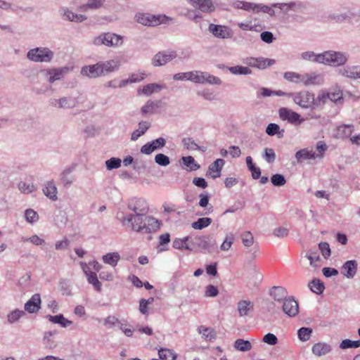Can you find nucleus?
I'll use <instances>...</instances> for the list:
<instances>
[{
    "label": "nucleus",
    "instance_id": "nucleus-61",
    "mask_svg": "<svg viewBox=\"0 0 360 360\" xmlns=\"http://www.w3.org/2000/svg\"><path fill=\"white\" fill-rule=\"evenodd\" d=\"M319 251H320L325 259L330 256V248L329 244L326 242H321L319 244Z\"/></svg>",
    "mask_w": 360,
    "mask_h": 360
},
{
    "label": "nucleus",
    "instance_id": "nucleus-56",
    "mask_svg": "<svg viewBox=\"0 0 360 360\" xmlns=\"http://www.w3.org/2000/svg\"><path fill=\"white\" fill-rule=\"evenodd\" d=\"M271 181L274 186H282L285 184L286 179L283 174H276L271 176Z\"/></svg>",
    "mask_w": 360,
    "mask_h": 360
},
{
    "label": "nucleus",
    "instance_id": "nucleus-39",
    "mask_svg": "<svg viewBox=\"0 0 360 360\" xmlns=\"http://www.w3.org/2000/svg\"><path fill=\"white\" fill-rule=\"evenodd\" d=\"M195 6H198L202 12L210 13L214 10L212 0H198Z\"/></svg>",
    "mask_w": 360,
    "mask_h": 360
},
{
    "label": "nucleus",
    "instance_id": "nucleus-19",
    "mask_svg": "<svg viewBox=\"0 0 360 360\" xmlns=\"http://www.w3.org/2000/svg\"><path fill=\"white\" fill-rule=\"evenodd\" d=\"M323 82V76L316 72L303 74L302 84L305 86L320 85Z\"/></svg>",
    "mask_w": 360,
    "mask_h": 360
},
{
    "label": "nucleus",
    "instance_id": "nucleus-9",
    "mask_svg": "<svg viewBox=\"0 0 360 360\" xmlns=\"http://www.w3.org/2000/svg\"><path fill=\"white\" fill-rule=\"evenodd\" d=\"M191 243L194 246L199 248L201 250L207 251L210 253L212 252V249L216 244L214 240H212L210 236H195L192 239Z\"/></svg>",
    "mask_w": 360,
    "mask_h": 360
},
{
    "label": "nucleus",
    "instance_id": "nucleus-10",
    "mask_svg": "<svg viewBox=\"0 0 360 360\" xmlns=\"http://www.w3.org/2000/svg\"><path fill=\"white\" fill-rule=\"evenodd\" d=\"M127 207L134 212L133 214H146L149 210L148 203L143 198L130 200L127 204Z\"/></svg>",
    "mask_w": 360,
    "mask_h": 360
},
{
    "label": "nucleus",
    "instance_id": "nucleus-47",
    "mask_svg": "<svg viewBox=\"0 0 360 360\" xmlns=\"http://www.w3.org/2000/svg\"><path fill=\"white\" fill-rule=\"evenodd\" d=\"M313 330L311 328L302 327L297 331L298 338L302 342H306L310 339Z\"/></svg>",
    "mask_w": 360,
    "mask_h": 360
},
{
    "label": "nucleus",
    "instance_id": "nucleus-42",
    "mask_svg": "<svg viewBox=\"0 0 360 360\" xmlns=\"http://www.w3.org/2000/svg\"><path fill=\"white\" fill-rule=\"evenodd\" d=\"M86 278L88 283L91 284L97 292H101L102 290V285L98 281L96 272L92 271L91 273H88Z\"/></svg>",
    "mask_w": 360,
    "mask_h": 360
},
{
    "label": "nucleus",
    "instance_id": "nucleus-33",
    "mask_svg": "<svg viewBox=\"0 0 360 360\" xmlns=\"http://www.w3.org/2000/svg\"><path fill=\"white\" fill-rule=\"evenodd\" d=\"M198 331L206 340L212 341L216 339V333L212 328L200 326Z\"/></svg>",
    "mask_w": 360,
    "mask_h": 360
},
{
    "label": "nucleus",
    "instance_id": "nucleus-53",
    "mask_svg": "<svg viewBox=\"0 0 360 360\" xmlns=\"http://www.w3.org/2000/svg\"><path fill=\"white\" fill-rule=\"evenodd\" d=\"M105 164L108 170H112L121 167L122 160L118 158H111L107 160Z\"/></svg>",
    "mask_w": 360,
    "mask_h": 360
},
{
    "label": "nucleus",
    "instance_id": "nucleus-43",
    "mask_svg": "<svg viewBox=\"0 0 360 360\" xmlns=\"http://www.w3.org/2000/svg\"><path fill=\"white\" fill-rule=\"evenodd\" d=\"M160 101H148L141 108V112L144 115L146 114H152L155 108L160 107Z\"/></svg>",
    "mask_w": 360,
    "mask_h": 360
},
{
    "label": "nucleus",
    "instance_id": "nucleus-6",
    "mask_svg": "<svg viewBox=\"0 0 360 360\" xmlns=\"http://www.w3.org/2000/svg\"><path fill=\"white\" fill-rule=\"evenodd\" d=\"M294 102L300 107L307 108L311 107L314 103V94L307 91H300L296 94H292Z\"/></svg>",
    "mask_w": 360,
    "mask_h": 360
},
{
    "label": "nucleus",
    "instance_id": "nucleus-1",
    "mask_svg": "<svg viewBox=\"0 0 360 360\" xmlns=\"http://www.w3.org/2000/svg\"><path fill=\"white\" fill-rule=\"evenodd\" d=\"M117 219L123 226H127L131 230L143 233L156 232L161 224L160 221L147 214H129L124 216L118 213Z\"/></svg>",
    "mask_w": 360,
    "mask_h": 360
},
{
    "label": "nucleus",
    "instance_id": "nucleus-11",
    "mask_svg": "<svg viewBox=\"0 0 360 360\" xmlns=\"http://www.w3.org/2000/svg\"><path fill=\"white\" fill-rule=\"evenodd\" d=\"M282 304L283 311L290 317H294L299 313V305L293 297L290 296Z\"/></svg>",
    "mask_w": 360,
    "mask_h": 360
},
{
    "label": "nucleus",
    "instance_id": "nucleus-4",
    "mask_svg": "<svg viewBox=\"0 0 360 360\" xmlns=\"http://www.w3.org/2000/svg\"><path fill=\"white\" fill-rule=\"evenodd\" d=\"M54 57V53L48 47H37L30 49L27 58L36 63H50Z\"/></svg>",
    "mask_w": 360,
    "mask_h": 360
},
{
    "label": "nucleus",
    "instance_id": "nucleus-41",
    "mask_svg": "<svg viewBox=\"0 0 360 360\" xmlns=\"http://www.w3.org/2000/svg\"><path fill=\"white\" fill-rule=\"evenodd\" d=\"M212 220L209 217H202L199 218L197 221L193 222L191 224L192 228L196 230H201L204 228L209 226Z\"/></svg>",
    "mask_w": 360,
    "mask_h": 360
},
{
    "label": "nucleus",
    "instance_id": "nucleus-24",
    "mask_svg": "<svg viewBox=\"0 0 360 360\" xmlns=\"http://www.w3.org/2000/svg\"><path fill=\"white\" fill-rule=\"evenodd\" d=\"M114 69H81V75L90 79L105 75Z\"/></svg>",
    "mask_w": 360,
    "mask_h": 360
},
{
    "label": "nucleus",
    "instance_id": "nucleus-44",
    "mask_svg": "<svg viewBox=\"0 0 360 360\" xmlns=\"http://www.w3.org/2000/svg\"><path fill=\"white\" fill-rule=\"evenodd\" d=\"M181 160L184 165L188 167L189 171H195L200 167V165L195 162V159L192 156L182 157Z\"/></svg>",
    "mask_w": 360,
    "mask_h": 360
},
{
    "label": "nucleus",
    "instance_id": "nucleus-63",
    "mask_svg": "<svg viewBox=\"0 0 360 360\" xmlns=\"http://www.w3.org/2000/svg\"><path fill=\"white\" fill-rule=\"evenodd\" d=\"M26 220L30 223L36 222L39 219L38 214L32 209H27L25 212Z\"/></svg>",
    "mask_w": 360,
    "mask_h": 360
},
{
    "label": "nucleus",
    "instance_id": "nucleus-22",
    "mask_svg": "<svg viewBox=\"0 0 360 360\" xmlns=\"http://www.w3.org/2000/svg\"><path fill=\"white\" fill-rule=\"evenodd\" d=\"M138 22L148 26H155L160 24V18L150 14H138L136 15Z\"/></svg>",
    "mask_w": 360,
    "mask_h": 360
},
{
    "label": "nucleus",
    "instance_id": "nucleus-12",
    "mask_svg": "<svg viewBox=\"0 0 360 360\" xmlns=\"http://www.w3.org/2000/svg\"><path fill=\"white\" fill-rule=\"evenodd\" d=\"M279 116L283 120H288V122L295 125H299L304 122V119L300 114L285 108H281L279 110Z\"/></svg>",
    "mask_w": 360,
    "mask_h": 360
},
{
    "label": "nucleus",
    "instance_id": "nucleus-27",
    "mask_svg": "<svg viewBox=\"0 0 360 360\" xmlns=\"http://www.w3.org/2000/svg\"><path fill=\"white\" fill-rule=\"evenodd\" d=\"M329 100L335 103H342L343 101V93L338 86H332L328 91Z\"/></svg>",
    "mask_w": 360,
    "mask_h": 360
},
{
    "label": "nucleus",
    "instance_id": "nucleus-16",
    "mask_svg": "<svg viewBox=\"0 0 360 360\" xmlns=\"http://www.w3.org/2000/svg\"><path fill=\"white\" fill-rule=\"evenodd\" d=\"M59 14L63 20L70 22H81L87 19L86 15L75 13L67 8H60Z\"/></svg>",
    "mask_w": 360,
    "mask_h": 360
},
{
    "label": "nucleus",
    "instance_id": "nucleus-50",
    "mask_svg": "<svg viewBox=\"0 0 360 360\" xmlns=\"http://www.w3.org/2000/svg\"><path fill=\"white\" fill-rule=\"evenodd\" d=\"M25 315V312L22 310L15 309L11 311L7 316V321L9 323H14L17 322L22 316Z\"/></svg>",
    "mask_w": 360,
    "mask_h": 360
},
{
    "label": "nucleus",
    "instance_id": "nucleus-21",
    "mask_svg": "<svg viewBox=\"0 0 360 360\" xmlns=\"http://www.w3.org/2000/svg\"><path fill=\"white\" fill-rule=\"evenodd\" d=\"M357 271L356 260H348L342 266L341 273L347 278H353Z\"/></svg>",
    "mask_w": 360,
    "mask_h": 360
},
{
    "label": "nucleus",
    "instance_id": "nucleus-14",
    "mask_svg": "<svg viewBox=\"0 0 360 360\" xmlns=\"http://www.w3.org/2000/svg\"><path fill=\"white\" fill-rule=\"evenodd\" d=\"M49 104L58 109H70L76 105V101L72 97H63L60 98H51Z\"/></svg>",
    "mask_w": 360,
    "mask_h": 360
},
{
    "label": "nucleus",
    "instance_id": "nucleus-38",
    "mask_svg": "<svg viewBox=\"0 0 360 360\" xmlns=\"http://www.w3.org/2000/svg\"><path fill=\"white\" fill-rule=\"evenodd\" d=\"M233 346L236 350L244 352L250 351L252 347L249 340H245L243 339H237Z\"/></svg>",
    "mask_w": 360,
    "mask_h": 360
},
{
    "label": "nucleus",
    "instance_id": "nucleus-55",
    "mask_svg": "<svg viewBox=\"0 0 360 360\" xmlns=\"http://www.w3.org/2000/svg\"><path fill=\"white\" fill-rule=\"evenodd\" d=\"M243 244L245 247H250L254 243V237L250 231H245L240 235Z\"/></svg>",
    "mask_w": 360,
    "mask_h": 360
},
{
    "label": "nucleus",
    "instance_id": "nucleus-15",
    "mask_svg": "<svg viewBox=\"0 0 360 360\" xmlns=\"http://www.w3.org/2000/svg\"><path fill=\"white\" fill-rule=\"evenodd\" d=\"M68 70L69 69H42L40 72L49 82L53 83L63 78Z\"/></svg>",
    "mask_w": 360,
    "mask_h": 360
},
{
    "label": "nucleus",
    "instance_id": "nucleus-34",
    "mask_svg": "<svg viewBox=\"0 0 360 360\" xmlns=\"http://www.w3.org/2000/svg\"><path fill=\"white\" fill-rule=\"evenodd\" d=\"M102 259L105 264L115 266L120 259V255L117 252H110L103 255Z\"/></svg>",
    "mask_w": 360,
    "mask_h": 360
},
{
    "label": "nucleus",
    "instance_id": "nucleus-7",
    "mask_svg": "<svg viewBox=\"0 0 360 360\" xmlns=\"http://www.w3.org/2000/svg\"><path fill=\"white\" fill-rule=\"evenodd\" d=\"M177 57V53L175 51H160L155 54L153 58V65L154 66L165 65L169 61L175 59Z\"/></svg>",
    "mask_w": 360,
    "mask_h": 360
},
{
    "label": "nucleus",
    "instance_id": "nucleus-32",
    "mask_svg": "<svg viewBox=\"0 0 360 360\" xmlns=\"http://www.w3.org/2000/svg\"><path fill=\"white\" fill-rule=\"evenodd\" d=\"M124 64L119 58H115L114 60L106 61L105 63H98L94 65H84L83 68H117L118 66L123 65Z\"/></svg>",
    "mask_w": 360,
    "mask_h": 360
},
{
    "label": "nucleus",
    "instance_id": "nucleus-49",
    "mask_svg": "<svg viewBox=\"0 0 360 360\" xmlns=\"http://www.w3.org/2000/svg\"><path fill=\"white\" fill-rule=\"evenodd\" d=\"M284 78L291 82L301 83L303 81V75L298 74L294 72H287L284 74Z\"/></svg>",
    "mask_w": 360,
    "mask_h": 360
},
{
    "label": "nucleus",
    "instance_id": "nucleus-5",
    "mask_svg": "<svg viewBox=\"0 0 360 360\" xmlns=\"http://www.w3.org/2000/svg\"><path fill=\"white\" fill-rule=\"evenodd\" d=\"M122 42V38L113 33L102 34L94 40V44L97 46L103 44L108 46H114L121 45Z\"/></svg>",
    "mask_w": 360,
    "mask_h": 360
},
{
    "label": "nucleus",
    "instance_id": "nucleus-35",
    "mask_svg": "<svg viewBox=\"0 0 360 360\" xmlns=\"http://www.w3.org/2000/svg\"><path fill=\"white\" fill-rule=\"evenodd\" d=\"M300 57L304 60L321 63L322 53L316 54L314 51H308L302 53Z\"/></svg>",
    "mask_w": 360,
    "mask_h": 360
},
{
    "label": "nucleus",
    "instance_id": "nucleus-13",
    "mask_svg": "<svg viewBox=\"0 0 360 360\" xmlns=\"http://www.w3.org/2000/svg\"><path fill=\"white\" fill-rule=\"evenodd\" d=\"M208 30L216 37L220 39H229L232 37L231 30L225 25L210 24Z\"/></svg>",
    "mask_w": 360,
    "mask_h": 360
},
{
    "label": "nucleus",
    "instance_id": "nucleus-30",
    "mask_svg": "<svg viewBox=\"0 0 360 360\" xmlns=\"http://www.w3.org/2000/svg\"><path fill=\"white\" fill-rule=\"evenodd\" d=\"M295 158L297 162H302L307 160H314L317 158V156H316V153L313 150H308L307 148H304L295 153Z\"/></svg>",
    "mask_w": 360,
    "mask_h": 360
},
{
    "label": "nucleus",
    "instance_id": "nucleus-64",
    "mask_svg": "<svg viewBox=\"0 0 360 360\" xmlns=\"http://www.w3.org/2000/svg\"><path fill=\"white\" fill-rule=\"evenodd\" d=\"M354 69H340V74L349 78H360V71L354 72Z\"/></svg>",
    "mask_w": 360,
    "mask_h": 360
},
{
    "label": "nucleus",
    "instance_id": "nucleus-8",
    "mask_svg": "<svg viewBox=\"0 0 360 360\" xmlns=\"http://www.w3.org/2000/svg\"><path fill=\"white\" fill-rule=\"evenodd\" d=\"M243 64L249 68H268L276 64V60L271 58H247L243 60Z\"/></svg>",
    "mask_w": 360,
    "mask_h": 360
},
{
    "label": "nucleus",
    "instance_id": "nucleus-23",
    "mask_svg": "<svg viewBox=\"0 0 360 360\" xmlns=\"http://www.w3.org/2000/svg\"><path fill=\"white\" fill-rule=\"evenodd\" d=\"M43 193L50 200L56 201L58 199L57 197V187L53 180L46 181L42 188Z\"/></svg>",
    "mask_w": 360,
    "mask_h": 360
},
{
    "label": "nucleus",
    "instance_id": "nucleus-58",
    "mask_svg": "<svg viewBox=\"0 0 360 360\" xmlns=\"http://www.w3.org/2000/svg\"><path fill=\"white\" fill-rule=\"evenodd\" d=\"M296 4L295 2L290 3H275L271 5V7L279 8L281 10L284 12H288L290 10H294Z\"/></svg>",
    "mask_w": 360,
    "mask_h": 360
},
{
    "label": "nucleus",
    "instance_id": "nucleus-54",
    "mask_svg": "<svg viewBox=\"0 0 360 360\" xmlns=\"http://www.w3.org/2000/svg\"><path fill=\"white\" fill-rule=\"evenodd\" d=\"M359 347L360 340H351L349 339L343 340L340 345V347L342 349H345L348 348H358Z\"/></svg>",
    "mask_w": 360,
    "mask_h": 360
},
{
    "label": "nucleus",
    "instance_id": "nucleus-3",
    "mask_svg": "<svg viewBox=\"0 0 360 360\" xmlns=\"http://www.w3.org/2000/svg\"><path fill=\"white\" fill-rule=\"evenodd\" d=\"M347 60L348 55L346 53L329 50L322 53L321 64L339 67L344 65Z\"/></svg>",
    "mask_w": 360,
    "mask_h": 360
},
{
    "label": "nucleus",
    "instance_id": "nucleus-48",
    "mask_svg": "<svg viewBox=\"0 0 360 360\" xmlns=\"http://www.w3.org/2000/svg\"><path fill=\"white\" fill-rule=\"evenodd\" d=\"M350 15V14L347 13V11L345 13H332L328 15V18L330 20H334L335 22H336L338 23H342L344 22H348V19L350 18L349 15Z\"/></svg>",
    "mask_w": 360,
    "mask_h": 360
},
{
    "label": "nucleus",
    "instance_id": "nucleus-62",
    "mask_svg": "<svg viewBox=\"0 0 360 360\" xmlns=\"http://www.w3.org/2000/svg\"><path fill=\"white\" fill-rule=\"evenodd\" d=\"M234 241V236L233 234L227 235L220 246V249L223 251L229 250Z\"/></svg>",
    "mask_w": 360,
    "mask_h": 360
},
{
    "label": "nucleus",
    "instance_id": "nucleus-31",
    "mask_svg": "<svg viewBox=\"0 0 360 360\" xmlns=\"http://www.w3.org/2000/svg\"><path fill=\"white\" fill-rule=\"evenodd\" d=\"M354 130L353 125L344 124L338 127L336 137L338 139H346L349 137Z\"/></svg>",
    "mask_w": 360,
    "mask_h": 360
},
{
    "label": "nucleus",
    "instance_id": "nucleus-59",
    "mask_svg": "<svg viewBox=\"0 0 360 360\" xmlns=\"http://www.w3.org/2000/svg\"><path fill=\"white\" fill-rule=\"evenodd\" d=\"M155 162L162 167H166L170 163L169 157L162 153H158L155 156Z\"/></svg>",
    "mask_w": 360,
    "mask_h": 360
},
{
    "label": "nucleus",
    "instance_id": "nucleus-17",
    "mask_svg": "<svg viewBox=\"0 0 360 360\" xmlns=\"http://www.w3.org/2000/svg\"><path fill=\"white\" fill-rule=\"evenodd\" d=\"M41 296L39 293L34 294L31 298L25 304V310L28 313L37 312L41 308Z\"/></svg>",
    "mask_w": 360,
    "mask_h": 360
},
{
    "label": "nucleus",
    "instance_id": "nucleus-46",
    "mask_svg": "<svg viewBox=\"0 0 360 360\" xmlns=\"http://www.w3.org/2000/svg\"><path fill=\"white\" fill-rule=\"evenodd\" d=\"M20 191L24 194H30L37 190V187L33 184H27L25 181H20L18 184Z\"/></svg>",
    "mask_w": 360,
    "mask_h": 360
},
{
    "label": "nucleus",
    "instance_id": "nucleus-26",
    "mask_svg": "<svg viewBox=\"0 0 360 360\" xmlns=\"http://www.w3.org/2000/svg\"><path fill=\"white\" fill-rule=\"evenodd\" d=\"M74 167H69L64 169L59 175V179L65 187L70 186L74 181V176L71 175L74 171Z\"/></svg>",
    "mask_w": 360,
    "mask_h": 360
},
{
    "label": "nucleus",
    "instance_id": "nucleus-28",
    "mask_svg": "<svg viewBox=\"0 0 360 360\" xmlns=\"http://www.w3.org/2000/svg\"><path fill=\"white\" fill-rule=\"evenodd\" d=\"M253 302L248 300H240L238 302L237 309L240 316H248L253 310Z\"/></svg>",
    "mask_w": 360,
    "mask_h": 360
},
{
    "label": "nucleus",
    "instance_id": "nucleus-18",
    "mask_svg": "<svg viewBox=\"0 0 360 360\" xmlns=\"http://www.w3.org/2000/svg\"><path fill=\"white\" fill-rule=\"evenodd\" d=\"M224 163L223 159H217L208 167L206 176H210L214 179L219 177Z\"/></svg>",
    "mask_w": 360,
    "mask_h": 360
},
{
    "label": "nucleus",
    "instance_id": "nucleus-52",
    "mask_svg": "<svg viewBox=\"0 0 360 360\" xmlns=\"http://www.w3.org/2000/svg\"><path fill=\"white\" fill-rule=\"evenodd\" d=\"M161 89L162 86L159 84H149L142 89L141 92L143 94L149 96L153 93L160 91Z\"/></svg>",
    "mask_w": 360,
    "mask_h": 360
},
{
    "label": "nucleus",
    "instance_id": "nucleus-20",
    "mask_svg": "<svg viewBox=\"0 0 360 360\" xmlns=\"http://www.w3.org/2000/svg\"><path fill=\"white\" fill-rule=\"evenodd\" d=\"M269 295L279 303L283 302L289 296L286 289L281 286H274L269 290Z\"/></svg>",
    "mask_w": 360,
    "mask_h": 360
},
{
    "label": "nucleus",
    "instance_id": "nucleus-51",
    "mask_svg": "<svg viewBox=\"0 0 360 360\" xmlns=\"http://www.w3.org/2000/svg\"><path fill=\"white\" fill-rule=\"evenodd\" d=\"M159 358L161 360H176V355L169 349H160L158 351Z\"/></svg>",
    "mask_w": 360,
    "mask_h": 360
},
{
    "label": "nucleus",
    "instance_id": "nucleus-29",
    "mask_svg": "<svg viewBox=\"0 0 360 360\" xmlns=\"http://www.w3.org/2000/svg\"><path fill=\"white\" fill-rule=\"evenodd\" d=\"M306 257L309 260L311 266L319 267L321 265V259L319 256V250L316 248L310 249Z\"/></svg>",
    "mask_w": 360,
    "mask_h": 360
},
{
    "label": "nucleus",
    "instance_id": "nucleus-60",
    "mask_svg": "<svg viewBox=\"0 0 360 360\" xmlns=\"http://www.w3.org/2000/svg\"><path fill=\"white\" fill-rule=\"evenodd\" d=\"M184 146L188 150H200L199 146L192 138H185L182 140Z\"/></svg>",
    "mask_w": 360,
    "mask_h": 360
},
{
    "label": "nucleus",
    "instance_id": "nucleus-57",
    "mask_svg": "<svg viewBox=\"0 0 360 360\" xmlns=\"http://www.w3.org/2000/svg\"><path fill=\"white\" fill-rule=\"evenodd\" d=\"M262 157L268 163H273L275 161L276 156L274 149L266 148L264 150Z\"/></svg>",
    "mask_w": 360,
    "mask_h": 360
},
{
    "label": "nucleus",
    "instance_id": "nucleus-2",
    "mask_svg": "<svg viewBox=\"0 0 360 360\" xmlns=\"http://www.w3.org/2000/svg\"><path fill=\"white\" fill-rule=\"evenodd\" d=\"M174 79L176 80H190L195 83L207 82L212 84H221L219 78L199 70L175 74L174 75Z\"/></svg>",
    "mask_w": 360,
    "mask_h": 360
},
{
    "label": "nucleus",
    "instance_id": "nucleus-40",
    "mask_svg": "<svg viewBox=\"0 0 360 360\" xmlns=\"http://www.w3.org/2000/svg\"><path fill=\"white\" fill-rule=\"evenodd\" d=\"M145 75L146 74L143 72L132 74L129 79L122 80L119 84V86L122 87L127 85L128 84L141 82L144 78Z\"/></svg>",
    "mask_w": 360,
    "mask_h": 360
},
{
    "label": "nucleus",
    "instance_id": "nucleus-25",
    "mask_svg": "<svg viewBox=\"0 0 360 360\" xmlns=\"http://www.w3.org/2000/svg\"><path fill=\"white\" fill-rule=\"evenodd\" d=\"M312 353L316 356H321L328 354L332 351L330 345L326 342H318L313 345Z\"/></svg>",
    "mask_w": 360,
    "mask_h": 360
},
{
    "label": "nucleus",
    "instance_id": "nucleus-45",
    "mask_svg": "<svg viewBox=\"0 0 360 360\" xmlns=\"http://www.w3.org/2000/svg\"><path fill=\"white\" fill-rule=\"evenodd\" d=\"M309 287L311 290L318 295L321 294L324 289L325 286L323 283H322L319 279H314L309 283Z\"/></svg>",
    "mask_w": 360,
    "mask_h": 360
},
{
    "label": "nucleus",
    "instance_id": "nucleus-36",
    "mask_svg": "<svg viewBox=\"0 0 360 360\" xmlns=\"http://www.w3.org/2000/svg\"><path fill=\"white\" fill-rule=\"evenodd\" d=\"M149 128V124L147 122H141L139 123V129L134 131L131 136L132 141L137 140L141 136L143 135Z\"/></svg>",
    "mask_w": 360,
    "mask_h": 360
},
{
    "label": "nucleus",
    "instance_id": "nucleus-37",
    "mask_svg": "<svg viewBox=\"0 0 360 360\" xmlns=\"http://www.w3.org/2000/svg\"><path fill=\"white\" fill-rule=\"evenodd\" d=\"M106 0H88V2L81 6V10L86 11L88 9L96 10L101 8Z\"/></svg>",
    "mask_w": 360,
    "mask_h": 360
}]
</instances>
